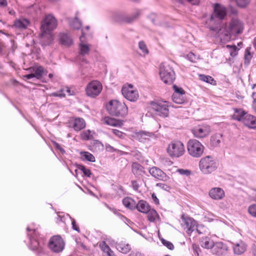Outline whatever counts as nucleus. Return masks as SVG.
<instances>
[{"label":"nucleus","mask_w":256,"mask_h":256,"mask_svg":"<svg viewBox=\"0 0 256 256\" xmlns=\"http://www.w3.org/2000/svg\"><path fill=\"white\" fill-rule=\"evenodd\" d=\"M232 246L234 254L238 256L243 254L247 248V245L242 240L232 242Z\"/></svg>","instance_id":"obj_17"},{"label":"nucleus","mask_w":256,"mask_h":256,"mask_svg":"<svg viewBox=\"0 0 256 256\" xmlns=\"http://www.w3.org/2000/svg\"><path fill=\"white\" fill-rule=\"evenodd\" d=\"M138 48L142 52L144 56L148 54V50L147 48V46L143 41H140L138 43Z\"/></svg>","instance_id":"obj_42"},{"label":"nucleus","mask_w":256,"mask_h":256,"mask_svg":"<svg viewBox=\"0 0 256 256\" xmlns=\"http://www.w3.org/2000/svg\"><path fill=\"white\" fill-rule=\"evenodd\" d=\"M244 29L243 23L238 18H232L230 23L228 30H226V35L240 34Z\"/></svg>","instance_id":"obj_12"},{"label":"nucleus","mask_w":256,"mask_h":256,"mask_svg":"<svg viewBox=\"0 0 256 256\" xmlns=\"http://www.w3.org/2000/svg\"><path fill=\"white\" fill-rule=\"evenodd\" d=\"M64 242L60 236L56 235L52 236L48 242V248L54 252H60L64 248Z\"/></svg>","instance_id":"obj_10"},{"label":"nucleus","mask_w":256,"mask_h":256,"mask_svg":"<svg viewBox=\"0 0 256 256\" xmlns=\"http://www.w3.org/2000/svg\"><path fill=\"white\" fill-rule=\"evenodd\" d=\"M136 208L140 212L147 213L150 209V206L146 201L140 200L137 204H136Z\"/></svg>","instance_id":"obj_27"},{"label":"nucleus","mask_w":256,"mask_h":256,"mask_svg":"<svg viewBox=\"0 0 256 256\" xmlns=\"http://www.w3.org/2000/svg\"><path fill=\"white\" fill-rule=\"evenodd\" d=\"M156 186L166 190H168L170 188L169 186L167 184L161 182L158 183Z\"/></svg>","instance_id":"obj_60"},{"label":"nucleus","mask_w":256,"mask_h":256,"mask_svg":"<svg viewBox=\"0 0 256 256\" xmlns=\"http://www.w3.org/2000/svg\"><path fill=\"white\" fill-rule=\"evenodd\" d=\"M66 216L68 218V220H70L72 222V229L79 232L80 230L78 226L76 224L75 220L72 218L68 214H66Z\"/></svg>","instance_id":"obj_49"},{"label":"nucleus","mask_w":256,"mask_h":256,"mask_svg":"<svg viewBox=\"0 0 256 256\" xmlns=\"http://www.w3.org/2000/svg\"><path fill=\"white\" fill-rule=\"evenodd\" d=\"M248 212L252 216L256 217V204H252L248 207Z\"/></svg>","instance_id":"obj_55"},{"label":"nucleus","mask_w":256,"mask_h":256,"mask_svg":"<svg viewBox=\"0 0 256 256\" xmlns=\"http://www.w3.org/2000/svg\"><path fill=\"white\" fill-rule=\"evenodd\" d=\"M223 142L222 135L220 134H216L212 135L210 138V144L212 146H220V144Z\"/></svg>","instance_id":"obj_30"},{"label":"nucleus","mask_w":256,"mask_h":256,"mask_svg":"<svg viewBox=\"0 0 256 256\" xmlns=\"http://www.w3.org/2000/svg\"><path fill=\"white\" fill-rule=\"evenodd\" d=\"M149 172L152 176L160 180H163L166 177L165 174L159 168L156 166L150 168Z\"/></svg>","instance_id":"obj_24"},{"label":"nucleus","mask_w":256,"mask_h":256,"mask_svg":"<svg viewBox=\"0 0 256 256\" xmlns=\"http://www.w3.org/2000/svg\"><path fill=\"white\" fill-rule=\"evenodd\" d=\"M112 133L120 138H123L125 136V134L116 129L112 130Z\"/></svg>","instance_id":"obj_56"},{"label":"nucleus","mask_w":256,"mask_h":256,"mask_svg":"<svg viewBox=\"0 0 256 256\" xmlns=\"http://www.w3.org/2000/svg\"><path fill=\"white\" fill-rule=\"evenodd\" d=\"M214 12L216 16L221 20L226 15V8L222 5L216 4L214 7Z\"/></svg>","instance_id":"obj_23"},{"label":"nucleus","mask_w":256,"mask_h":256,"mask_svg":"<svg viewBox=\"0 0 256 256\" xmlns=\"http://www.w3.org/2000/svg\"><path fill=\"white\" fill-rule=\"evenodd\" d=\"M106 108L110 114L112 116H124L128 114V107L126 104L117 100H110Z\"/></svg>","instance_id":"obj_3"},{"label":"nucleus","mask_w":256,"mask_h":256,"mask_svg":"<svg viewBox=\"0 0 256 256\" xmlns=\"http://www.w3.org/2000/svg\"><path fill=\"white\" fill-rule=\"evenodd\" d=\"M132 188L135 190H138L140 187L139 184L136 180H132Z\"/></svg>","instance_id":"obj_62"},{"label":"nucleus","mask_w":256,"mask_h":256,"mask_svg":"<svg viewBox=\"0 0 256 256\" xmlns=\"http://www.w3.org/2000/svg\"><path fill=\"white\" fill-rule=\"evenodd\" d=\"M64 88H65V93H66L68 95L73 96L75 94V92L74 90H71L69 88L66 87Z\"/></svg>","instance_id":"obj_64"},{"label":"nucleus","mask_w":256,"mask_h":256,"mask_svg":"<svg viewBox=\"0 0 256 256\" xmlns=\"http://www.w3.org/2000/svg\"><path fill=\"white\" fill-rule=\"evenodd\" d=\"M71 124L76 131H79L86 126L84 120L82 118H78L72 122Z\"/></svg>","instance_id":"obj_25"},{"label":"nucleus","mask_w":256,"mask_h":256,"mask_svg":"<svg viewBox=\"0 0 256 256\" xmlns=\"http://www.w3.org/2000/svg\"><path fill=\"white\" fill-rule=\"evenodd\" d=\"M192 248L193 250V252L195 254H196L198 256H199V252L200 251V249L199 246L196 244H192Z\"/></svg>","instance_id":"obj_57"},{"label":"nucleus","mask_w":256,"mask_h":256,"mask_svg":"<svg viewBox=\"0 0 256 256\" xmlns=\"http://www.w3.org/2000/svg\"><path fill=\"white\" fill-rule=\"evenodd\" d=\"M78 168L83 172L85 176L90 178L92 175L90 170L82 165H80Z\"/></svg>","instance_id":"obj_47"},{"label":"nucleus","mask_w":256,"mask_h":256,"mask_svg":"<svg viewBox=\"0 0 256 256\" xmlns=\"http://www.w3.org/2000/svg\"><path fill=\"white\" fill-rule=\"evenodd\" d=\"M200 170L204 174H210L218 167V164L214 158L211 156H206L202 158L199 162Z\"/></svg>","instance_id":"obj_4"},{"label":"nucleus","mask_w":256,"mask_h":256,"mask_svg":"<svg viewBox=\"0 0 256 256\" xmlns=\"http://www.w3.org/2000/svg\"><path fill=\"white\" fill-rule=\"evenodd\" d=\"M81 159L82 160H87L94 162L96 160L95 157L93 154L88 152H82L80 153Z\"/></svg>","instance_id":"obj_37"},{"label":"nucleus","mask_w":256,"mask_h":256,"mask_svg":"<svg viewBox=\"0 0 256 256\" xmlns=\"http://www.w3.org/2000/svg\"><path fill=\"white\" fill-rule=\"evenodd\" d=\"M162 243L166 246V248H168L169 250H172L174 248V246L173 244L170 242H168L164 238H162L161 240Z\"/></svg>","instance_id":"obj_53"},{"label":"nucleus","mask_w":256,"mask_h":256,"mask_svg":"<svg viewBox=\"0 0 256 256\" xmlns=\"http://www.w3.org/2000/svg\"><path fill=\"white\" fill-rule=\"evenodd\" d=\"M226 47L229 48L230 54L232 57L237 56L239 49L236 46L227 45Z\"/></svg>","instance_id":"obj_44"},{"label":"nucleus","mask_w":256,"mask_h":256,"mask_svg":"<svg viewBox=\"0 0 256 256\" xmlns=\"http://www.w3.org/2000/svg\"><path fill=\"white\" fill-rule=\"evenodd\" d=\"M173 88L174 92L172 94H186L185 92L181 88L177 86L176 85H173Z\"/></svg>","instance_id":"obj_52"},{"label":"nucleus","mask_w":256,"mask_h":256,"mask_svg":"<svg viewBox=\"0 0 256 256\" xmlns=\"http://www.w3.org/2000/svg\"><path fill=\"white\" fill-rule=\"evenodd\" d=\"M116 248L119 252L123 254H127L131 250L130 245L124 242H120L117 244Z\"/></svg>","instance_id":"obj_32"},{"label":"nucleus","mask_w":256,"mask_h":256,"mask_svg":"<svg viewBox=\"0 0 256 256\" xmlns=\"http://www.w3.org/2000/svg\"><path fill=\"white\" fill-rule=\"evenodd\" d=\"M159 73L161 80L165 84H170L175 79V74L172 68L166 62L160 64Z\"/></svg>","instance_id":"obj_5"},{"label":"nucleus","mask_w":256,"mask_h":256,"mask_svg":"<svg viewBox=\"0 0 256 256\" xmlns=\"http://www.w3.org/2000/svg\"><path fill=\"white\" fill-rule=\"evenodd\" d=\"M54 144L56 148L62 154H65L66 152L60 146V145L59 144L54 142Z\"/></svg>","instance_id":"obj_58"},{"label":"nucleus","mask_w":256,"mask_h":256,"mask_svg":"<svg viewBox=\"0 0 256 256\" xmlns=\"http://www.w3.org/2000/svg\"><path fill=\"white\" fill-rule=\"evenodd\" d=\"M252 97L253 100L252 104V108L254 110H256V92H253Z\"/></svg>","instance_id":"obj_61"},{"label":"nucleus","mask_w":256,"mask_h":256,"mask_svg":"<svg viewBox=\"0 0 256 256\" xmlns=\"http://www.w3.org/2000/svg\"><path fill=\"white\" fill-rule=\"evenodd\" d=\"M100 246L102 250L106 254L110 250H111L105 242H101L100 244Z\"/></svg>","instance_id":"obj_51"},{"label":"nucleus","mask_w":256,"mask_h":256,"mask_svg":"<svg viewBox=\"0 0 256 256\" xmlns=\"http://www.w3.org/2000/svg\"><path fill=\"white\" fill-rule=\"evenodd\" d=\"M188 59L192 62H195L198 59V56H197L192 52H190L187 55Z\"/></svg>","instance_id":"obj_54"},{"label":"nucleus","mask_w":256,"mask_h":256,"mask_svg":"<svg viewBox=\"0 0 256 256\" xmlns=\"http://www.w3.org/2000/svg\"><path fill=\"white\" fill-rule=\"evenodd\" d=\"M200 243L202 247L212 250L214 242L210 238L206 236L201 238Z\"/></svg>","instance_id":"obj_33"},{"label":"nucleus","mask_w":256,"mask_h":256,"mask_svg":"<svg viewBox=\"0 0 256 256\" xmlns=\"http://www.w3.org/2000/svg\"><path fill=\"white\" fill-rule=\"evenodd\" d=\"M121 20L124 22L126 23H132L136 20L132 15V16H122L121 18Z\"/></svg>","instance_id":"obj_50"},{"label":"nucleus","mask_w":256,"mask_h":256,"mask_svg":"<svg viewBox=\"0 0 256 256\" xmlns=\"http://www.w3.org/2000/svg\"><path fill=\"white\" fill-rule=\"evenodd\" d=\"M248 114L241 108H234V114H233L232 118L234 120L238 121H244V117Z\"/></svg>","instance_id":"obj_28"},{"label":"nucleus","mask_w":256,"mask_h":256,"mask_svg":"<svg viewBox=\"0 0 256 256\" xmlns=\"http://www.w3.org/2000/svg\"><path fill=\"white\" fill-rule=\"evenodd\" d=\"M210 128L206 126H198L194 128L192 132L194 137L202 138L207 136L210 133Z\"/></svg>","instance_id":"obj_16"},{"label":"nucleus","mask_w":256,"mask_h":256,"mask_svg":"<svg viewBox=\"0 0 256 256\" xmlns=\"http://www.w3.org/2000/svg\"><path fill=\"white\" fill-rule=\"evenodd\" d=\"M69 24L72 28L74 30H79L82 28V23L78 18L75 17L74 18H70V20Z\"/></svg>","instance_id":"obj_34"},{"label":"nucleus","mask_w":256,"mask_h":256,"mask_svg":"<svg viewBox=\"0 0 256 256\" xmlns=\"http://www.w3.org/2000/svg\"><path fill=\"white\" fill-rule=\"evenodd\" d=\"M132 167V172L136 176H142L144 173V168L138 162H134Z\"/></svg>","instance_id":"obj_31"},{"label":"nucleus","mask_w":256,"mask_h":256,"mask_svg":"<svg viewBox=\"0 0 256 256\" xmlns=\"http://www.w3.org/2000/svg\"><path fill=\"white\" fill-rule=\"evenodd\" d=\"M242 122L246 126L250 128H256V118L252 115H246Z\"/></svg>","instance_id":"obj_22"},{"label":"nucleus","mask_w":256,"mask_h":256,"mask_svg":"<svg viewBox=\"0 0 256 256\" xmlns=\"http://www.w3.org/2000/svg\"><path fill=\"white\" fill-rule=\"evenodd\" d=\"M178 172L182 175H185L186 176L190 174V172L188 170L178 169Z\"/></svg>","instance_id":"obj_59"},{"label":"nucleus","mask_w":256,"mask_h":256,"mask_svg":"<svg viewBox=\"0 0 256 256\" xmlns=\"http://www.w3.org/2000/svg\"><path fill=\"white\" fill-rule=\"evenodd\" d=\"M102 88V84L100 82L93 80L90 82L86 86V94L90 97L94 98L99 95Z\"/></svg>","instance_id":"obj_13"},{"label":"nucleus","mask_w":256,"mask_h":256,"mask_svg":"<svg viewBox=\"0 0 256 256\" xmlns=\"http://www.w3.org/2000/svg\"><path fill=\"white\" fill-rule=\"evenodd\" d=\"M147 213L148 218L150 222H155L159 219V216L155 210L150 208Z\"/></svg>","instance_id":"obj_38"},{"label":"nucleus","mask_w":256,"mask_h":256,"mask_svg":"<svg viewBox=\"0 0 256 256\" xmlns=\"http://www.w3.org/2000/svg\"><path fill=\"white\" fill-rule=\"evenodd\" d=\"M92 132L90 130H86L84 131L81 134V136L84 140H88L92 138Z\"/></svg>","instance_id":"obj_43"},{"label":"nucleus","mask_w":256,"mask_h":256,"mask_svg":"<svg viewBox=\"0 0 256 256\" xmlns=\"http://www.w3.org/2000/svg\"><path fill=\"white\" fill-rule=\"evenodd\" d=\"M67 220H68V218H67L66 214L65 216L62 214V212H60L57 215L56 222L58 224H65Z\"/></svg>","instance_id":"obj_41"},{"label":"nucleus","mask_w":256,"mask_h":256,"mask_svg":"<svg viewBox=\"0 0 256 256\" xmlns=\"http://www.w3.org/2000/svg\"><path fill=\"white\" fill-rule=\"evenodd\" d=\"M172 100L173 102L178 104H182L185 102V94L178 95L172 94Z\"/></svg>","instance_id":"obj_39"},{"label":"nucleus","mask_w":256,"mask_h":256,"mask_svg":"<svg viewBox=\"0 0 256 256\" xmlns=\"http://www.w3.org/2000/svg\"><path fill=\"white\" fill-rule=\"evenodd\" d=\"M28 236L30 242L28 247L32 250H36L38 252H42V246L44 244V239L40 237L37 229L28 226L26 228Z\"/></svg>","instance_id":"obj_2"},{"label":"nucleus","mask_w":256,"mask_h":256,"mask_svg":"<svg viewBox=\"0 0 256 256\" xmlns=\"http://www.w3.org/2000/svg\"><path fill=\"white\" fill-rule=\"evenodd\" d=\"M199 78L201 80L206 82L207 83L210 84H214L216 83V81L214 80V79L212 76H206L204 74H200Z\"/></svg>","instance_id":"obj_40"},{"label":"nucleus","mask_w":256,"mask_h":256,"mask_svg":"<svg viewBox=\"0 0 256 256\" xmlns=\"http://www.w3.org/2000/svg\"><path fill=\"white\" fill-rule=\"evenodd\" d=\"M103 122L107 125L113 126H121L123 125V121L117 120L108 116L104 118Z\"/></svg>","instance_id":"obj_29"},{"label":"nucleus","mask_w":256,"mask_h":256,"mask_svg":"<svg viewBox=\"0 0 256 256\" xmlns=\"http://www.w3.org/2000/svg\"><path fill=\"white\" fill-rule=\"evenodd\" d=\"M122 92L124 96L130 102L136 101L139 96L138 90L134 89L133 86L130 84L124 86Z\"/></svg>","instance_id":"obj_14"},{"label":"nucleus","mask_w":256,"mask_h":256,"mask_svg":"<svg viewBox=\"0 0 256 256\" xmlns=\"http://www.w3.org/2000/svg\"><path fill=\"white\" fill-rule=\"evenodd\" d=\"M204 147L196 139H190L187 143V150L190 156L194 158H200L202 154Z\"/></svg>","instance_id":"obj_6"},{"label":"nucleus","mask_w":256,"mask_h":256,"mask_svg":"<svg viewBox=\"0 0 256 256\" xmlns=\"http://www.w3.org/2000/svg\"><path fill=\"white\" fill-rule=\"evenodd\" d=\"M90 45L89 44L84 38V32L82 30V35L80 37V44L78 46V60L85 62L86 60L84 57L90 53Z\"/></svg>","instance_id":"obj_8"},{"label":"nucleus","mask_w":256,"mask_h":256,"mask_svg":"<svg viewBox=\"0 0 256 256\" xmlns=\"http://www.w3.org/2000/svg\"><path fill=\"white\" fill-rule=\"evenodd\" d=\"M142 10H136L132 14L136 20L141 14Z\"/></svg>","instance_id":"obj_63"},{"label":"nucleus","mask_w":256,"mask_h":256,"mask_svg":"<svg viewBox=\"0 0 256 256\" xmlns=\"http://www.w3.org/2000/svg\"><path fill=\"white\" fill-rule=\"evenodd\" d=\"M152 109L156 114L162 117H166L169 113L168 102L166 101L152 102L150 103Z\"/></svg>","instance_id":"obj_9"},{"label":"nucleus","mask_w":256,"mask_h":256,"mask_svg":"<svg viewBox=\"0 0 256 256\" xmlns=\"http://www.w3.org/2000/svg\"><path fill=\"white\" fill-rule=\"evenodd\" d=\"M251 48L250 46H248L246 48L244 56V64L248 66L250 62V60L253 56V53L251 52Z\"/></svg>","instance_id":"obj_36"},{"label":"nucleus","mask_w":256,"mask_h":256,"mask_svg":"<svg viewBox=\"0 0 256 256\" xmlns=\"http://www.w3.org/2000/svg\"><path fill=\"white\" fill-rule=\"evenodd\" d=\"M123 204L127 208L133 210L136 208V202L134 200L128 197L125 198L122 200Z\"/></svg>","instance_id":"obj_35"},{"label":"nucleus","mask_w":256,"mask_h":256,"mask_svg":"<svg viewBox=\"0 0 256 256\" xmlns=\"http://www.w3.org/2000/svg\"><path fill=\"white\" fill-rule=\"evenodd\" d=\"M59 40L60 44L65 46H70L73 43L71 36L67 32H60L59 34Z\"/></svg>","instance_id":"obj_19"},{"label":"nucleus","mask_w":256,"mask_h":256,"mask_svg":"<svg viewBox=\"0 0 256 256\" xmlns=\"http://www.w3.org/2000/svg\"><path fill=\"white\" fill-rule=\"evenodd\" d=\"M181 225L188 234H191L196 227L197 222L192 218L182 214L181 217Z\"/></svg>","instance_id":"obj_11"},{"label":"nucleus","mask_w":256,"mask_h":256,"mask_svg":"<svg viewBox=\"0 0 256 256\" xmlns=\"http://www.w3.org/2000/svg\"><path fill=\"white\" fill-rule=\"evenodd\" d=\"M251 0H236L237 5L242 8H246L250 3Z\"/></svg>","instance_id":"obj_48"},{"label":"nucleus","mask_w":256,"mask_h":256,"mask_svg":"<svg viewBox=\"0 0 256 256\" xmlns=\"http://www.w3.org/2000/svg\"><path fill=\"white\" fill-rule=\"evenodd\" d=\"M58 25V22L56 18L52 14L46 15L44 18L41 24V30L42 32V38H44V34L50 33L56 28ZM48 42L44 44H50L53 40L52 36L48 34L47 36Z\"/></svg>","instance_id":"obj_1"},{"label":"nucleus","mask_w":256,"mask_h":256,"mask_svg":"<svg viewBox=\"0 0 256 256\" xmlns=\"http://www.w3.org/2000/svg\"><path fill=\"white\" fill-rule=\"evenodd\" d=\"M65 88H62L60 90L50 94V96L64 98L66 96Z\"/></svg>","instance_id":"obj_45"},{"label":"nucleus","mask_w":256,"mask_h":256,"mask_svg":"<svg viewBox=\"0 0 256 256\" xmlns=\"http://www.w3.org/2000/svg\"><path fill=\"white\" fill-rule=\"evenodd\" d=\"M154 137V134L152 133L146 132L142 131L136 134V138L140 142H146Z\"/></svg>","instance_id":"obj_21"},{"label":"nucleus","mask_w":256,"mask_h":256,"mask_svg":"<svg viewBox=\"0 0 256 256\" xmlns=\"http://www.w3.org/2000/svg\"><path fill=\"white\" fill-rule=\"evenodd\" d=\"M184 146L180 141L172 142L167 148V152L171 157L178 158L184 154Z\"/></svg>","instance_id":"obj_7"},{"label":"nucleus","mask_w":256,"mask_h":256,"mask_svg":"<svg viewBox=\"0 0 256 256\" xmlns=\"http://www.w3.org/2000/svg\"><path fill=\"white\" fill-rule=\"evenodd\" d=\"M211 250L214 255L223 256L227 254L228 251V247L223 242H218L214 243Z\"/></svg>","instance_id":"obj_15"},{"label":"nucleus","mask_w":256,"mask_h":256,"mask_svg":"<svg viewBox=\"0 0 256 256\" xmlns=\"http://www.w3.org/2000/svg\"><path fill=\"white\" fill-rule=\"evenodd\" d=\"M195 230H196L198 234H206L208 232V230L206 228L202 225H198L197 224Z\"/></svg>","instance_id":"obj_46"},{"label":"nucleus","mask_w":256,"mask_h":256,"mask_svg":"<svg viewBox=\"0 0 256 256\" xmlns=\"http://www.w3.org/2000/svg\"><path fill=\"white\" fill-rule=\"evenodd\" d=\"M209 196L213 200H220L224 197V192L220 188H214L210 190Z\"/></svg>","instance_id":"obj_20"},{"label":"nucleus","mask_w":256,"mask_h":256,"mask_svg":"<svg viewBox=\"0 0 256 256\" xmlns=\"http://www.w3.org/2000/svg\"><path fill=\"white\" fill-rule=\"evenodd\" d=\"M34 73L28 74L26 76V78L28 79H30L34 77L40 78L42 76L44 72V68L41 66H36L34 68Z\"/></svg>","instance_id":"obj_26"},{"label":"nucleus","mask_w":256,"mask_h":256,"mask_svg":"<svg viewBox=\"0 0 256 256\" xmlns=\"http://www.w3.org/2000/svg\"><path fill=\"white\" fill-rule=\"evenodd\" d=\"M30 24L28 19L22 17L14 20L13 27L20 30H26L30 26Z\"/></svg>","instance_id":"obj_18"}]
</instances>
